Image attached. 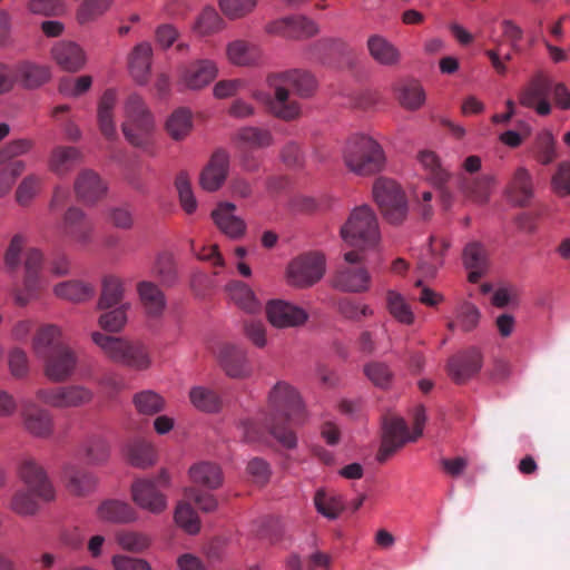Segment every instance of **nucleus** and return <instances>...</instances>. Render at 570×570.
Wrapping results in <instances>:
<instances>
[{
    "mask_svg": "<svg viewBox=\"0 0 570 570\" xmlns=\"http://www.w3.org/2000/svg\"><path fill=\"white\" fill-rule=\"evenodd\" d=\"M174 519L176 524L188 534H197L200 530V520L187 502H178L174 512Z\"/></svg>",
    "mask_w": 570,
    "mask_h": 570,
    "instance_id": "nucleus-52",
    "label": "nucleus"
},
{
    "mask_svg": "<svg viewBox=\"0 0 570 570\" xmlns=\"http://www.w3.org/2000/svg\"><path fill=\"white\" fill-rule=\"evenodd\" d=\"M417 161L428 173L433 184L444 185L450 180L451 174L441 166L439 157L433 151L428 149L420 151Z\"/></svg>",
    "mask_w": 570,
    "mask_h": 570,
    "instance_id": "nucleus-46",
    "label": "nucleus"
},
{
    "mask_svg": "<svg viewBox=\"0 0 570 570\" xmlns=\"http://www.w3.org/2000/svg\"><path fill=\"white\" fill-rule=\"evenodd\" d=\"M75 191L83 203L95 204L106 195L107 185L95 171L83 170L75 181Z\"/></svg>",
    "mask_w": 570,
    "mask_h": 570,
    "instance_id": "nucleus-28",
    "label": "nucleus"
},
{
    "mask_svg": "<svg viewBox=\"0 0 570 570\" xmlns=\"http://www.w3.org/2000/svg\"><path fill=\"white\" fill-rule=\"evenodd\" d=\"M341 237L347 246L354 248L344 254L345 262L361 263L365 252L376 248L381 240L379 222L373 209L368 206L353 209L341 227Z\"/></svg>",
    "mask_w": 570,
    "mask_h": 570,
    "instance_id": "nucleus-3",
    "label": "nucleus"
},
{
    "mask_svg": "<svg viewBox=\"0 0 570 570\" xmlns=\"http://www.w3.org/2000/svg\"><path fill=\"white\" fill-rule=\"evenodd\" d=\"M51 56L55 62L65 71L77 72L87 61L83 49L72 41H59L53 45Z\"/></svg>",
    "mask_w": 570,
    "mask_h": 570,
    "instance_id": "nucleus-19",
    "label": "nucleus"
},
{
    "mask_svg": "<svg viewBox=\"0 0 570 570\" xmlns=\"http://www.w3.org/2000/svg\"><path fill=\"white\" fill-rule=\"evenodd\" d=\"M63 226L75 244L82 247L91 242L94 224L81 209L69 208L65 214Z\"/></svg>",
    "mask_w": 570,
    "mask_h": 570,
    "instance_id": "nucleus-25",
    "label": "nucleus"
},
{
    "mask_svg": "<svg viewBox=\"0 0 570 570\" xmlns=\"http://www.w3.org/2000/svg\"><path fill=\"white\" fill-rule=\"evenodd\" d=\"M125 295V281L114 274L104 275L101 278V293L97 303L98 309H108L118 306Z\"/></svg>",
    "mask_w": 570,
    "mask_h": 570,
    "instance_id": "nucleus-35",
    "label": "nucleus"
},
{
    "mask_svg": "<svg viewBox=\"0 0 570 570\" xmlns=\"http://www.w3.org/2000/svg\"><path fill=\"white\" fill-rule=\"evenodd\" d=\"M91 338L104 354L115 363L136 371H146L151 366L149 351L141 343L108 336L100 332H94Z\"/></svg>",
    "mask_w": 570,
    "mask_h": 570,
    "instance_id": "nucleus-4",
    "label": "nucleus"
},
{
    "mask_svg": "<svg viewBox=\"0 0 570 570\" xmlns=\"http://www.w3.org/2000/svg\"><path fill=\"white\" fill-rule=\"evenodd\" d=\"M92 392L82 385L39 389L36 397L39 402L55 409L79 407L92 400Z\"/></svg>",
    "mask_w": 570,
    "mask_h": 570,
    "instance_id": "nucleus-11",
    "label": "nucleus"
},
{
    "mask_svg": "<svg viewBox=\"0 0 570 570\" xmlns=\"http://www.w3.org/2000/svg\"><path fill=\"white\" fill-rule=\"evenodd\" d=\"M228 156L218 150L212 156L208 166L200 175V185L207 191L217 190L224 183L227 174Z\"/></svg>",
    "mask_w": 570,
    "mask_h": 570,
    "instance_id": "nucleus-30",
    "label": "nucleus"
},
{
    "mask_svg": "<svg viewBox=\"0 0 570 570\" xmlns=\"http://www.w3.org/2000/svg\"><path fill=\"white\" fill-rule=\"evenodd\" d=\"M56 296L62 299L80 303L94 296V286L80 281H67L53 287Z\"/></svg>",
    "mask_w": 570,
    "mask_h": 570,
    "instance_id": "nucleus-44",
    "label": "nucleus"
},
{
    "mask_svg": "<svg viewBox=\"0 0 570 570\" xmlns=\"http://www.w3.org/2000/svg\"><path fill=\"white\" fill-rule=\"evenodd\" d=\"M373 196L391 224L402 223L407 215V200L402 187L393 179L380 177L373 185Z\"/></svg>",
    "mask_w": 570,
    "mask_h": 570,
    "instance_id": "nucleus-6",
    "label": "nucleus"
},
{
    "mask_svg": "<svg viewBox=\"0 0 570 570\" xmlns=\"http://www.w3.org/2000/svg\"><path fill=\"white\" fill-rule=\"evenodd\" d=\"M112 0H83L77 11V20L80 24L95 21L107 12Z\"/></svg>",
    "mask_w": 570,
    "mask_h": 570,
    "instance_id": "nucleus-56",
    "label": "nucleus"
},
{
    "mask_svg": "<svg viewBox=\"0 0 570 570\" xmlns=\"http://www.w3.org/2000/svg\"><path fill=\"white\" fill-rule=\"evenodd\" d=\"M41 358L45 361V375L51 382L68 380L77 365L76 354L67 346L57 347Z\"/></svg>",
    "mask_w": 570,
    "mask_h": 570,
    "instance_id": "nucleus-15",
    "label": "nucleus"
},
{
    "mask_svg": "<svg viewBox=\"0 0 570 570\" xmlns=\"http://www.w3.org/2000/svg\"><path fill=\"white\" fill-rule=\"evenodd\" d=\"M217 358L220 366L230 377H246L252 372L245 352L235 346L222 345L217 351Z\"/></svg>",
    "mask_w": 570,
    "mask_h": 570,
    "instance_id": "nucleus-27",
    "label": "nucleus"
},
{
    "mask_svg": "<svg viewBox=\"0 0 570 570\" xmlns=\"http://www.w3.org/2000/svg\"><path fill=\"white\" fill-rule=\"evenodd\" d=\"M132 403L141 415H155L165 409L164 397L150 390L136 393Z\"/></svg>",
    "mask_w": 570,
    "mask_h": 570,
    "instance_id": "nucleus-51",
    "label": "nucleus"
},
{
    "mask_svg": "<svg viewBox=\"0 0 570 570\" xmlns=\"http://www.w3.org/2000/svg\"><path fill=\"white\" fill-rule=\"evenodd\" d=\"M228 60L237 66H256L262 60L261 49L245 40H235L226 48Z\"/></svg>",
    "mask_w": 570,
    "mask_h": 570,
    "instance_id": "nucleus-37",
    "label": "nucleus"
},
{
    "mask_svg": "<svg viewBox=\"0 0 570 570\" xmlns=\"http://www.w3.org/2000/svg\"><path fill=\"white\" fill-rule=\"evenodd\" d=\"M224 21L214 8H205L198 16L194 29L202 36L210 35L223 28Z\"/></svg>",
    "mask_w": 570,
    "mask_h": 570,
    "instance_id": "nucleus-60",
    "label": "nucleus"
},
{
    "mask_svg": "<svg viewBox=\"0 0 570 570\" xmlns=\"http://www.w3.org/2000/svg\"><path fill=\"white\" fill-rule=\"evenodd\" d=\"M62 481L68 493L73 497H86L97 488L94 474L71 464L63 468Z\"/></svg>",
    "mask_w": 570,
    "mask_h": 570,
    "instance_id": "nucleus-26",
    "label": "nucleus"
},
{
    "mask_svg": "<svg viewBox=\"0 0 570 570\" xmlns=\"http://www.w3.org/2000/svg\"><path fill=\"white\" fill-rule=\"evenodd\" d=\"M10 509L21 517H30L38 512L39 505L30 493L19 491L13 495Z\"/></svg>",
    "mask_w": 570,
    "mask_h": 570,
    "instance_id": "nucleus-62",
    "label": "nucleus"
},
{
    "mask_svg": "<svg viewBox=\"0 0 570 570\" xmlns=\"http://www.w3.org/2000/svg\"><path fill=\"white\" fill-rule=\"evenodd\" d=\"M386 307L389 313L397 322L411 325L414 322V314L406 299L396 291L390 289L386 293Z\"/></svg>",
    "mask_w": 570,
    "mask_h": 570,
    "instance_id": "nucleus-50",
    "label": "nucleus"
},
{
    "mask_svg": "<svg viewBox=\"0 0 570 570\" xmlns=\"http://www.w3.org/2000/svg\"><path fill=\"white\" fill-rule=\"evenodd\" d=\"M139 299L149 316H160L166 307L163 292L150 282H140L137 286Z\"/></svg>",
    "mask_w": 570,
    "mask_h": 570,
    "instance_id": "nucleus-41",
    "label": "nucleus"
},
{
    "mask_svg": "<svg viewBox=\"0 0 570 570\" xmlns=\"http://www.w3.org/2000/svg\"><path fill=\"white\" fill-rule=\"evenodd\" d=\"M193 484L205 489H217L223 483V473L218 465L212 462H197L188 470Z\"/></svg>",
    "mask_w": 570,
    "mask_h": 570,
    "instance_id": "nucleus-32",
    "label": "nucleus"
},
{
    "mask_svg": "<svg viewBox=\"0 0 570 570\" xmlns=\"http://www.w3.org/2000/svg\"><path fill=\"white\" fill-rule=\"evenodd\" d=\"M507 193L510 200L520 206L525 205L533 196L531 177L524 168L515 170Z\"/></svg>",
    "mask_w": 570,
    "mask_h": 570,
    "instance_id": "nucleus-42",
    "label": "nucleus"
},
{
    "mask_svg": "<svg viewBox=\"0 0 570 570\" xmlns=\"http://www.w3.org/2000/svg\"><path fill=\"white\" fill-rule=\"evenodd\" d=\"M41 266V252L36 248H29L24 259L23 287L13 291V299L17 305H27L37 296L38 291L47 285V281L40 273Z\"/></svg>",
    "mask_w": 570,
    "mask_h": 570,
    "instance_id": "nucleus-10",
    "label": "nucleus"
},
{
    "mask_svg": "<svg viewBox=\"0 0 570 570\" xmlns=\"http://www.w3.org/2000/svg\"><path fill=\"white\" fill-rule=\"evenodd\" d=\"M229 301L247 314H257L262 311V303L254 291L242 282H230L226 286Z\"/></svg>",
    "mask_w": 570,
    "mask_h": 570,
    "instance_id": "nucleus-31",
    "label": "nucleus"
},
{
    "mask_svg": "<svg viewBox=\"0 0 570 570\" xmlns=\"http://www.w3.org/2000/svg\"><path fill=\"white\" fill-rule=\"evenodd\" d=\"M62 337V331L53 324H46L38 328L32 340V351L37 357H45L57 347Z\"/></svg>",
    "mask_w": 570,
    "mask_h": 570,
    "instance_id": "nucleus-39",
    "label": "nucleus"
},
{
    "mask_svg": "<svg viewBox=\"0 0 570 570\" xmlns=\"http://www.w3.org/2000/svg\"><path fill=\"white\" fill-rule=\"evenodd\" d=\"M415 441L403 419L392 416L384 420L381 452L390 455L405 443Z\"/></svg>",
    "mask_w": 570,
    "mask_h": 570,
    "instance_id": "nucleus-18",
    "label": "nucleus"
},
{
    "mask_svg": "<svg viewBox=\"0 0 570 570\" xmlns=\"http://www.w3.org/2000/svg\"><path fill=\"white\" fill-rule=\"evenodd\" d=\"M21 419L26 431L36 438L47 439L53 433L52 415L33 403L24 404Z\"/></svg>",
    "mask_w": 570,
    "mask_h": 570,
    "instance_id": "nucleus-16",
    "label": "nucleus"
},
{
    "mask_svg": "<svg viewBox=\"0 0 570 570\" xmlns=\"http://www.w3.org/2000/svg\"><path fill=\"white\" fill-rule=\"evenodd\" d=\"M333 286L342 292L365 293L371 287V275L364 267H343L336 272Z\"/></svg>",
    "mask_w": 570,
    "mask_h": 570,
    "instance_id": "nucleus-23",
    "label": "nucleus"
},
{
    "mask_svg": "<svg viewBox=\"0 0 570 570\" xmlns=\"http://www.w3.org/2000/svg\"><path fill=\"white\" fill-rule=\"evenodd\" d=\"M269 416L265 419L269 434L285 449L297 446L296 433L281 422H291L303 425L308 414L299 392L288 382L279 381L269 391L267 396Z\"/></svg>",
    "mask_w": 570,
    "mask_h": 570,
    "instance_id": "nucleus-1",
    "label": "nucleus"
},
{
    "mask_svg": "<svg viewBox=\"0 0 570 570\" xmlns=\"http://www.w3.org/2000/svg\"><path fill=\"white\" fill-rule=\"evenodd\" d=\"M492 184L493 178L487 175L474 179L460 177L458 188L466 200L484 204L489 199Z\"/></svg>",
    "mask_w": 570,
    "mask_h": 570,
    "instance_id": "nucleus-36",
    "label": "nucleus"
},
{
    "mask_svg": "<svg viewBox=\"0 0 570 570\" xmlns=\"http://www.w3.org/2000/svg\"><path fill=\"white\" fill-rule=\"evenodd\" d=\"M482 366V355L479 350L471 348L451 357L448 373L456 383H463L475 375Z\"/></svg>",
    "mask_w": 570,
    "mask_h": 570,
    "instance_id": "nucleus-17",
    "label": "nucleus"
},
{
    "mask_svg": "<svg viewBox=\"0 0 570 570\" xmlns=\"http://www.w3.org/2000/svg\"><path fill=\"white\" fill-rule=\"evenodd\" d=\"M115 570H151L150 563L141 558L116 554L111 558Z\"/></svg>",
    "mask_w": 570,
    "mask_h": 570,
    "instance_id": "nucleus-64",
    "label": "nucleus"
},
{
    "mask_svg": "<svg viewBox=\"0 0 570 570\" xmlns=\"http://www.w3.org/2000/svg\"><path fill=\"white\" fill-rule=\"evenodd\" d=\"M168 484L169 476L166 472H161L157 480L136 479L130 487L131 500L141 510L159 515L168 508L167 497L159 487Z\"/></svg>",
    "mask_w": 570,
    "mask_h": 570,
    "instance_id": "nucleus-7",
    "label": "nucleus"
},
{
    "mask_svg": "<svg viewBox=\"0 0 570 570\" xmlns=\"http://www.w3.org/2000/svg\"><path fill=\"white\" fill-rule=\"evenodd\" d=\"M153 49L150 43L141 42L137 45L129 57V69L132 78L138 83H145L150 72Z\"/></svg>",
    "mask_w": 570,
    "mask_h": 570,
    "instance_id": "nucleus-38",
    "label": "nucleus"
},
{
    "mask_svg": "<svg viewBox=\"0 0 570 570\" xmlns=\"http://www.w3.org/2000/svg\"><path fill=\"white\" fill-rule=\"evenodd\" d=\"M316 511L328 520L337 519L345 508L341 494L334 490L318 489L314 495Z\"/></svg>",
    "mask_w": 570,
    "mask_h": 570,
    "instance_id": "nucleus-40",
    "label": "nucleus"
},
{
    "mask_svg": "<svg viewBox=\"0 0 570 570\" xmlns=\"http://www.w3.org/2000/svg\"><path fill=\"white\" fill-rule=\"evenodd\" d=\"M85 455L90 463H101L109 456V445L104 439H91L85 445Z\"/></svg>",
    "mask_w": 570,
    "mask_h": 570,
    "instance_id": "nucleus-63",
    "label": "nucleus"
},
{
    "mask_svg": "<svg viewBox=\"0 0 570 570\" xmlns=\"http://www.w3.org/2000/svg\"><path fill=\"white\" fill-rule=\"evenodd\" d=\"M126 456L134 466L145 469L156 462V450L149 442L136 441L127 446Z\"/></svg>",
    "mask_w": 570,
    "mask_h": 570,
    "instance_id": "nucleus-48",
    "label": "nucleus"
},
{
    "mask_svg": "<svg viewBox=\"0 0 570 570\" xmlns=\"http://www.w3.org/2000/svg\"><path fill=\"white\" fill-rule=\"evenodd\" d=\"M193 126L191 112L185 107L176 109L166 121V129L175 140L184 139Z\"/></svg>",
    "mask_w": 570,
    "mask_h": 570,
    "instance_id": "nucleus-49",
    "label": "nucleus"
},
{
    "mask_svg": "<svg viewBox=\"0 0 570 570\" xmlns=\"http://www.w3.org/2000/svg\"><path fill=\"white\" fill-rule=\"evenodd\" d=\"M97 518L102 522L127 524L138 520L136 510L124 500L108 499L102 501L96 510Z\"/></svg>",
    "mask_w": 570,
    "mask_h": 570,
    "instance_id": "nucleus-24",
    "label": "nucleus"
},
{
    "mask_svg": "<svg viewBox=\"0 0 570 570\" xmlns=\"http://www.w3.org/2000/svg\"><path fill=\"white\" fill-rule=\"evenodd\" d=\"M370 57L380 66L396 67L402 61L400 49L386 37L374 33L366 40Z\"/></svg>",
    "mask_w": 570,
    "mask_h": 570,
    "instance_id": "nucleus-20",
    "label": "nucleus"
},
{
    "mask_svg": "<svg viewBox=\"0 0 570 570\" xmlns=\"http://www.w3.org/2000/svg\"><path fill=\"white\" fill-rule=\"evenodd\" d=\"M337 309L344 318L351 321H362L373 315L370 305L351 298L341 299L337 303Z\"/></svg>",
    "mask_w": 570,
    "mask_h": 570,
    "instance_id": "nucleus-59",
    "label": "nucleus"
},
{
    "mask_svg": "<svg viewBox=\"0 0 570 570\" xmlns=\"http://www.w3.org/2000/svg\"><path fill=\"white\" fill-rule=\"evenodd\" d=\"M266 81L273 95L257 92L255 98L265 104L274 116L284 120L295 119L301 114V106L289 98V90H295L301 97H308L316 87L314 77L299 69L271 73Z\"/></svg>",
    "mask_w": 570,
    "mask_h": 570,
    "instance_id": "nucleus-2",
    "label": "nucleus"
},
{
    "mask_svg": "<svg viewBox=\"0 0 570 570\" xmlns=\"http://www.w3.org/2000/svg\"><path fill=\"white\" fill-rule=\"evenodd\" d=\"M17 81L26 88H36L48 81L49 69L30 62H23L16 68Z\"/></svg>",
    "mask_w": 570,
    "mask_h": 570,
    "instance_id": "nucleus-47",
    "label": "nucleus"
},
{
    "mask_svg": "<svg viewBox=\"0 0 570 570\" xmlns=\"http://www.w3.org/2000/svg\"><path fill=\"white\" fill-rule=\"evenodd\" d=\"M463 263L469 271V282L476 283L488 269L487 250L480 243H469L463 250Z\"/></svg>",
    "mask_w": 570,
    "mask_h": 570,
    "instance_id": "nucleus-34",
    "label": "nucleus"
},
{
    "mask_svg": "<svg viewBox=\"0 0 570 570\" xmlns=\"http://www.w3.org/2000/svg\"><path fill=\"white\" fill-rule=\"evenodd\" d=\"M266 316L268 322L277 328L301 326L308 320L304 308L282 299L269 301L266 304Z\"/></svg>",
    "mask_w": 570,
    "mask_h": 570,
    "instance_id": "nucleus-14",
    "label": "nucleus"
},
{
    "mask_svg": "<svg viewBox=\"0 0 570 570\" xmlns=\"http://www.w3.org/2000/svg\"><path fill=\"white\" fill-rule=\"evenodd\" d=\"M114 307V309L102 313L98 318L100 327L108 332H119L124 328L131 305L130 303H122Z\"/></svg>",
    "mask_w": 570,
    "mask_h": 570,
    "instance_id": "nucleus-53",
    "label": "nucleus"
},
{
    "mask_svg": "<svg viewBox=\"0 0 570 570\" xmlns=\"http://www.w3.org/2000/svg\"><path fill=\"white\" fill-rule=\"evenodd\" d=\"M325 271L326 261L322 253H305L291 261L286 269V281L295 287H309L322 279Z\"/></svg>",
    "mask_w": 570,
    "mask_h": 570,
    "instance_id": "nucleus-9",
    "label": "nucleus"
},
{
    "mask_svg": "<svg viewBox=\"0 0 570 570\" xmlns=\"http://www.w3.org/2000/svg\"><path fill=\"white\" fill-rule=\"evenodd\" d=\"M41 189V180L36 176L26 177L18 186L16 199L19 205L27 206L39 194Z\"/></svg>",
    "mask_w": 570,
    "mask_h": 570,
    "instance_id": "nucleus-61",
    "label": "nucleus"
},
{
    "mask_svg": "<svg viewBox=\"0 0 570 570\" xmlns=\"http://www.w3.org/2000/svg\"><path fill=\"white\" fill-rule=\"evenodd\" d=\"M175 187L184 212L188 215L194 214L197 209V200L191 188L189 176L184 171L179 173L175 179Z\"/></svg>",
    "mask_w": 570,
    "mask_h": 570,
    "instance_id": "nucleus-54",
    "label": "nucleus"
},
{
    "mask_svg": "<svg viewBox=\"0 0 570 570\" xmlns=\"http://www.w3.org/2000/svg\"><path fill=\"white\" fill-rule=\"evenodd\" d=\"M115 540L122 550L129 552H142L151 546V538L136 530H119L115 533Z\"/></svg>",
    "mask_w": 570,
    "mask_h": 570,
    "instance_id": "nucleus-45",
    "label": "nucleus"
},
{
    "mask_svg": "<svg viewBox=\"0 0 570 570\" xmlns=\"http://www.w3.org/2000/svg\"><path fill=\"white\" fill-rule=\"evenodd\" d=\"M82 155L75 146L57 147L50 158L49 165L52 171L65 175L80 164Z\"/></svg>",
    "mask_w": 570,
    "mask_h": 570,
    "instance_id": "nucleus-43",
    "label": "nucleus"
},
{
    "mask_svg": "<svg viewBox=\"0 0 570 570\" xmlns=\"http://www.w3.org/2000/svg\"><path fill=\"white\" fill-rule=\"evenodd\" d=\"M480 317L481 314L478 307L469 302H464L456 311L455 322L449 326H458L464 332H470L478 326Z\"/></svg>",
    "mask_w": 570,
    "mask_h": 570,
    "instance_id": "nucleus-57",
    "label": "nucleus"
},
{
    "mask_svg": "<svg viewBox=\"0 0 570 570\" xmlns=\"http://www.w3.org/2000/svg\"><path fill=\"white\" fill-rule=\"evenodd\" d=\"M217 66L213 60L199 59L189 63L181 73L183 83L191 90L208 86L217 77Z\"/></svg>",
    "mask_w": 570,
    "mask_h": 570,
    "instance_id": "nucleus-22",
    "label": "nucleus"
},
{
    "mask_svg": "<svg viewBox=\"0 0 570 570\" xmlns=\"http://www.w3.org/2000/svg\"><path fill=\"white\" fill-rule=\"evenodd\" d=\"M222 12L230 20L242 19L254 11L257 0H218Z\"/></svg>",
    "mask_w": 570,
    "mask_h": 570,
    "instance_id": "nucleus-58",
    "label": "nucleus"
},
{
    "mask_svg": "<svg viewBox=\"0 0 570 570\" xmlns=\"http://www.w3.org/2000/svg\"><path fill=\"white\" fill-rule=\"evenodd\" d=\"M342 155L348 170L361 176L380 173L386 165L381 145H344Z\"/></svg>",
    "mask_w": 570,
    "mask_h": 570,
    "instance_id": "nucleus-8",
    "label": "nucleus"
},
{
    "mask_svg": "<svg viewBox=\"0 0 570 570\" xmlns=\"http://www.w3.org/2000/svg\"><path fill=\"white\" fill-rule=\"evenodd\" d=\"M551 89L552 81L550 78L539 71L522 89L519 96V101L522 106L534 108L539 115L546 116L551 110V105L548 100Z\"/></svg>",
    "mask_w": 570,
    "mask_h": 570,
    "instance_id": "nucleus-12",
    "label": "nucleus"
},
{
    "mask_svg": "<svg viewBox=\"0 0 570 570\" xmlns=\"http://www.w3.org/2000/svg\"><path fill=\"white\" fill-rule=\"evenodd\" d=\"M19 476L28 488L43 502L56 499V490L45 470L33 460L26 459L19 466Z\"/></svg>",
    "mask_w": 570,
    "mask_h": 570,
    "instance_id": "nucleus-13",
    "label": "nucleus"
},
{
    "mask_svg": "<svg viewBox=\"0 0 570 570\" xmlns=\"http://www.w3.org/2000/svg\"><path fill=\"white\" fill-rule=\"evenodd\" d=\"M122 134L129 142L148 139L156 131L154 114L137 94H130L124 102Z\"/></svg>",
    "mask_w": 570,
    "mask_h": 570,
    "instance_id": "nucleus-5",
    "label": "nucleus"
},
{
    "mask_svg": "<svg viewBox=\"0 0 570 570\" xmlns=\"http://www.w3.org/2000/svg\"><path fill=\"white\" fill-rule=\"evenodd\" d=\"M117 104V92L115 89H107L101 95L97 108V122L99 130L105 139H114L117 134L114 119V109Z\"/></svg>",
    "mask_w": 570,
    "mask_h": 570,
    "instance_id": "nucleus-29",
    "label": "nucleus"
},
{
    "mask_svg": "<svg viewBox=\"0 0 570 570\" xmlns=\"http://www.w3.org/2000/svg\"><path fill=\"white\" fill-rule=\"evenodd\" d=\"M394 90L399 104L406 110H417L425 102V90L415 79L399 82Z\"/></svg>",
    "mask_w": 570,
    "mask_h": 570,
    "instance_id": "nucleus-33",
    "label": "nucleus"
},
{
    "mask_svg": "<svg viewBox=\"0 0 570 570\" xmlns=\"http://www.w3.org/2000/svg\"><path fill=\"white\" fill-rule=\"evenodd\" d=\"M189 399L196 409L204 412H216L220 407L218 395L203 386L193 387L189 392Z\"/></svg>",
    "mask_w": 570,
    "mask_h": 570,
    "instance_id": "nucleus-55",
    "label": "nucleus"
},
{
    "mask_svg": "<svg viewBox=\"0 0 570 570\" xmlns=\"http://www.w3.org/2000/svg\"><path fill=\"white\" fill-rule=\"evenodd\" d=\"M232 203H222L212 212V218L218 229L228 238L238 239L246 233L245 222L235 214Z\"/></svg>",
    "mask_w": 570,
    "mask_h": 570,
    "instance_id": "nucleus-21",
    "label": "nucleus"
}]
</instances>
